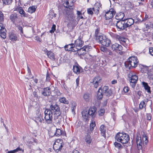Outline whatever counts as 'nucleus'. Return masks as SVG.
I'll use <instances>...</instances> for the list:
<instances>
[{
  "label": "nucleus",
  "instance_id": "f257e3e1",
  "mask_svg": "<svg viewBox=\"0 0 153 153\" xmlns=\"http://www.w3.org/2000/svg\"><path fill=\"white\" fill-rule=\"evenodd\" d=\"M51 109H46L45 111V122L48 124H51L52 123V112H60V108L57 104H53L51 105Z\"/></svg>",
  "mask_w": 153,
  "mask_h": 153
},
{
  "label": "nucleus",
  "instance_id": "f03ea898",
  "mask_svg": "<svg viewBox=\"0 0 153 153\" xmlns=\"http://www.w3.org/2000/svg\"><path fill=\"white\" fill-rule=\"evenodd\" d=\"M65 1V4L66 5V7L68 8L66 10L65 17L66 19L67 20L69 23L72 24L75 21V18L74 12L73 11L72 8H70L69 7H72L73 5L72 0H66Z\"/></svg>",
  "mask_w": 153,
  "mask_h": 153
},
{
  "label": "nucleus",
  "instance_id": "7ed1b4c3",
  "mask_svg": "<svg viewBox=\"0 0 153 153\" xmlns=\"http://www.w3.org/2000/svg\"><path fill=\"white\" fill-rule=\"evenodd\" d=\"M115 138L117 141L123 144L127 143L129 140V135L126 133H117L115 137Z\"/></svg>",
  "mask_w": 153,
  "mask_h": 153
},
{
  "label": "nucleus",
  "instance_id": "20e7f679",
  "mask_svg": "<svg viewBox=\"0 0 153 153\" xmlns=\"http://www.w3.org/2000/svg\"><path fill=\"white\" fill-rule=\"evenodd\" d=\"M138 62L137 57L133 56L128 58L127 62L125 63V65L129 68L131 67L135 68L137 66Z\"/></svg>",
  "mask_w": 153,
  "mask_h": 153
},
{
  "label": "nucleus",
  "instance_id": "39448f33",
  "mask_svg": "<svg viewBox=\"0 0 153 153\" xmlns=\"http://www.w3.org/2000/svg\"><path fill=\"white\" fill-rule=\"evenodd\" d=\"M129 81L132 88H134L138 79V77L133 72H130L128 74Z\"/></svg>",
  "mask_w": 153,
  "mask_h": 153
},
{
  "label": "nucleus",
  "instance_id": "423d86ee",
  "mask_svg": "<svg viewBox=\"0 0 153 153\" xmlns=\"http://www.w3.org/2000/svg\"><path fill=\"white\" fill-rule=\"evenodd\" d=\"M63 141L62 139H57L53 145V149L56 152L60 151L62 147Z\"/></svg>",
  "mask_w": 153,
  "mask_h": 153
},
{
  "label": "nucleus",
  "instance_id": "0eeeda50",
  "mask_svg": "<svg viewBox=\"0 0 153 153\" xmlns=\"http://www.w3.org/2000/svg\"><path fill=\"white\" fill-rule=\"evenodd\" d=\"M19 18V16L15 13L11 14L9 16L10 19L15 25H16L18 23L20 22L21 20Z\"/></svg>",
  "mask_w": 153,
  "mask_h": 153
},
{
  "label": "nucleus",
  "instance_id": "6e6552de",
  "mask_svg": "<svg viewBox=\"0 0 153 153\" xmlns=\"http://www.w3.org/2000/svg\"><path fill=\"white\" fill-rule=\"evenodd\" d=\"M116 12L114 9L111 8L106 12L105 17L106 19L108 20L112 18L115 14Z\"/></svg>",
  "mask_w": 153,
  "mask_h": 153
},
{
  "label": "nucleus",
  "instance_id": "1a4fd4ad",
  "mask_svg": "<svg viewBox=\"0 0 153 153\" xmlns=\"http://www.w3.org/2000/svg\"><path fill=\"white\" fill-rule=\"evenodd\" d=\"M102 80L101 78L99 76H95L93 79V81L91 82L93 86L95 88H97L99 84H100Z\"/></svg>",
  "mask_w": 153,
  "mask_h": 153
},
{
  "label": "nucleus",
  "instance_id": "9d476101",
  "mask_svg": "<svg viewBox=\"0 0 153 153\" xmlns=\"http://www.w3.org/2000/svg\"><path fill=\"white\" fill-rule=\"evenodd\" d=\"M99 89H101L100 91L103 93L104 95L109 97L112 94L111 91L108 89L107 86H104L102 88L101 87Z\"/></svg>",
  "mask_w": 153,
  "mask_h": 153
},
{
  "label": "nucleus",
  "instance_id": "9b49d317",
  "mask_svg": "<svg viewBox=\"0 0 153 153\" xmlns=\"http://www.w3.org/2000/svg\"><path fill=\"white\" fill-rule=\"evenodd\" d=\"M116 27L118 30H124L126 28L125 22L124 20L120 21L117 22L116 24Z\"/></svg>",
  "mask_w": 153,
  "mask_h": 153
},
{
  "label": "nucleus",
  "instance_id": "f8f14e48",
  "mask_svg": "<svg viewBox=\"0 0 153 153\" xmlns=\"http://www.w3.org/2000/svg\"><path fill=\"white\" fill-rule=\"evenodd\" d=\"M65 48L66 51H68L76 52L78 49L75 47L74 44L73 43L65 45Z\"/></svg>",
  "mask_w": 153,
  "mask_h": 153
},
{
  "label": "nucleus",
  "instance_id": "ddd939ff",
  "mask_svg": "<svg viewBox=\"0 0 153 153\" xmlns=\"http://www.w3.org/2000/svg\"><path fill=\"white\" fill-rule=\"evenodd\" d=\"M84 42L80 38H78L76 39L74 42V45L75 47L79 50V48L82 47L83 45Z\"/></svg>",
  "mask_w": 153,
  "mask_h": 153
},
{
  "label": "nucleus",
  "instance_id": "4468645a",
  "mask_svg": "<svg viewBox=\"0 0 153 153\" xmlns=\"http://www.w3.org/2000/svg\"><path fill=\"white\" fill-rule=\"evenodd\" d=\"M82 119L84 121H87L88 120L90 115L87 109H84L82 112Z\"/></svg>",
  "mask_w": 153,
  "mask_h": 153
},
{
  "label": "nucleus",
  "instance_id": "2eb2a0df",
  "mask_svg": "<svg viewBox=\"0 0 153 153\" xmlns=\"http://www.w3.org/2000/svg\"><path fill=\"white\" fill-rule=\"evenodd\" d=\"M111 48L113 51H121L123 49L122 46L117 43H115L112 44Z\"/></svg>",
  "mask_w": 153,
  "mask_h": 153
},
{
  "label": "nucleus",
  "instance_id": "dca6fc26",
  "mask_svg": "<svg viewBox=\"0 0 153 153\" xmlns=\"http://www.w3.org/2000/svg\"><path fill=\"white\" fill-rule=\"evenodd\" d=\"M35 121L37 123H42L43 122L44 120L40 113L37 114L35 117Z\"/></svg>",
  "mask_w": 153,
  "mask_h": 153
},
{
  "label": "nucleus",
  "instance_id": "f3484780",
  "mask_svg": "<svg viewBox=\"0 0 153 153\" xmlns=\"http://www.w3.org/2000/svg\"><path fill=\"white\" fill-rule=\"evenodd\" d=\"M125 22V24L126 27L130 26L134 23V20L132 18H129L124 20Z\"/></svg>",
  "mask_w": 153,
  "mask_h": 153
},
{
  "label": "nucleus",
  "instance_id": "a211bd4d",
  "mask_svg": "<svg viewBox=\"0 0 153 153\" xmlns=\"http://www.w3.org/2000/svg\"><path fill=\"white\" fill-rule=\"evenodd\" d=\"M81 69V67L77 64L73 66V70L74 72L76 74H79Z\"/></svg>",
  "mask_w": 153,
  "mask_h": 153
},
{
  "label": "nucleus",
  "instance_id": "6ab92c4d",
  "mask_svg": "<svg viewBox=\"0 0 153 153\" xmlns=\"http://www.w3.org/2000/svg\"><path fill=\"white\" fill-rule=\"evenodd\" d=\"M100 7V4L98 3H96L94 5L92 8L93 9L94 12L95 14H97L99 13V10Z\"/></svg>",
  "mask_w": 153,
  "mask_h": 153
},
{
  "label": "nucleus",
  "instance_id": "aec40b11",
  "mask_svg": "<svg viewBox=\"0 0 153 153\" xmlns=\"http://www.w3.org/2000/svg\"><path fill=\"white\" fill-rule=\"evenodd\" d=\"M136 143L138 149H141L142 147V143L141 137L137 136L136 137Z\"/></svg>",
  "mask_w": 153,
  "mask_h": 153
},
{
  "label": "nucleus",
  "instance_id": "412c9836",
  "mask_svg": "<svg viewBox=\"0 0 153 153\" xmlns=\"http://www.w3.org/2000/svg\"><path fill=\"white\" fill-rule=\"evenodd\" d=\"M50 90L51 88L50 87L45 88L42 93V94L45 96H49L51 94Z\"/></svg>",
  "mask_w": 153,
  "mask_h": 153
},
{
  "label": "nucleus",
  "instance_id": "4be33fe9",
  "mask_svg": "<svg viewBox=\"0 0 153 153\" xmlns=\"http://www.w3.org/2000/svg\"><path fill=\"white\" fill-rule=\"evenodd\" d=\"M105 36L102 34H100L97 35L96 39L97 40L99 41L100 43L102 44V42L103 41L104 39H105Z\"/></svg>",
  "mask_w": 153,
  "mask_h": 153
},
{
  "label": "nucleus",
  "instance_id": "5701e85b",
  "mask_svg": "<svg viewBox=\"0 0 153 153\" xmlns=\"http://www.w3.org/2000/svg\"><path fill=\"white\" fill-rule=\"evenodd\" d=\"M96 108L95 107H91L88 110L90 116H91L92 117H93L94 115L96 113Z\"/></svg>",
  "mask_w": 153,
  "mask_h": 153
},
{
  "label": "nucleus",
  "instance_id": "b1692460",
  "mask_svg": "<svg viewBox=\"0 0 153 153\" xmlns=\"http://www.w3.org/2000/svg\"><path fill=\"white\" fill-rule=\"evenodd\" d=\"M112 36L114 38L118 39L120 41H121L124 42H126L127 40L126 39L116 34L112 33Z\"/></svg>",
  "mask_w": 153,
  "mask_h": 153
},
{
  "label": "nucleus",
  "instance_id": "393cba45",
  "mask_svg": "<svg viewBox=\"0 0 153 153\" xmlns=\"http://www.w3.org/2000/svg\"><path fill=\"white\" fill-rule=\"evenodd\" d=\"M9 38L10 40L13 42H14L17 40V36L16 34L14 33L11 32L9 34Z\"/></svg>",
  "mask_w": 153,
  "mask_h": 153
},
{
  "label": "nucleus",
  "instance_id": "a878e982",
  "mask_svg": "<svg viewBox=\"0 0 153 153\" xmlns=\"http://www.w3.org/2000/svg\"><path fill=\"white\" fill-rule=\"evenodd\" d=\"M17 11L21 15L22 17H27L28 15L26 14L22 7H20L18 8Z\"/></svg>",
  "mask_w": 153,
  "mask_h": 153
},
{
  "label": "nucleus",
  "instance_id": "bb28decb",
  "mask_svg": "<svg viewBox=\"0 0 153 153\" xmlns=\"http://www.w3.org/2000/svg\"><path fill=\"white\" fill-rule=\"evenodd\" d=\"M142 84L145 90L148 93H151L150 87L148 85V83L145 82H142Z\"/></svg>",
  "mask_w": 153,
  "mask_h": 153
},
{
  "label": "nucleus",
  "instance_id": "cd10ccee",
  "mask_svg": "<svg viewBox=\"0 0 153 153\" xmlns=\"http://www.w3.org/2000/svg\"><path fill=\"white\" fill-rule=\"evenodd\" d=\"M100 130L101 131V135L104 137H105V127L104 125H102L100 126Z\"/></svg>",
  "mask_w": 153,
  "mask_h": 153
},
{
  "label": "nucleus",
  "instance_id": "c85d7f7f",
  "mask_svg": "<svg viewBox=\"0 0 153 153\" xmlns=\"http://www.w3.org/2000/svg\"><path fill=\"white\" fill-rule=\"evenodd\" d=\"M111 41L105 37L103 41L102 42V45L105 46H109L110 44Z\"/></svg>",
  "mask_w": 153,
  "mask_h": 153
},
{
  "label": "nucleus",
  "instance_id": "c756f323",
  "mask_svg": "<svg viewBox=\"0 0 153 153\" xmlns=\"http://www.w3.org/2000/svg\"><path fill=\"white\" fill-rule=\"evenodd\" d=\"M79 48V50L76 51H77L78 54L80 55H83L86 53V52H85L84 47H83L82 48Z\"/></svg>",
  "mask_w": 153,
  "mask_h": 153
},
{
  "label": "nucleus",
  "instance_id": "7c9ffc66",
  "mask_svg": "<svg viewBox=\"0 0 153 153\" xmlns=\"http://www.w3.org/2000/svg\"><path fill=\"white\" fill-rule=\"evenodd\" d=\"M61 112H58L57 114L55 113L54 114V120L56 122L58 123L59 122V118L61 117L60 116Z\"/></svg>",
  "mask_w": 153,
  "mask_h": 153
},
{
  "label": "nucleus",
  "instance_id": "2f4dec72",
  "mask_svg": "<svg viewBox=\"0 0 153 153\" xmlns=\"http://www.w3.org/2000/svg\"><path fill=\"white\" fill-rule=\"evenodd\" d=\"M125 16L124 13L123 12H120L116 16L115 18L117 20H121L123 19Z\"/></svg>",
  "mask_w": 153,
  "mask_h": 153
},
{
  "label": "nucleus",
  "instance_id": "473e14b6",
  "mask_svg": "<svg viewBox=\"0 0 153 153\" xmlns=\"http://www.w3.org/2000/svg\"><path fill=\"white\" fill-rule=\"evenodd\" d=\"M47 55L51 59H55L54 54L53 52L51 51H47Z\"/></svg>",
  "mask_w": 153,
  "mask_h": 153
},
{
  "label": "nucleus",
  "instance_id": "72a5a7b5",
  "mask_svg": "<svg viewBox=\"0 0 153 153\" xmlns=\"http://www.w3.org/2000/svg\"><path fill=\"white\" fill-rule=\"evenodd\" d=\"M76 104L74 101L72 102H71V107L72 112L73 114H75V111L76 108Z\"/></svg>",
  "mask_w": 153,
  "mask_h": 153
},
{
  "label": "nucleus",
  "instance_id": "f704fd0d",
  "mask_svg": "<svg viewBox=\"0 0 153 153\" xmlns=\"http://www.w3.org/2000/svg\"><path fill=\"white\" fill-rule=\"evenodd\" d=\"M6 30L5 28H3L1 31L0 32V36L3 39L6 38Z\"/></svg>",
  "mask_w": 153,
  "mask_h": 153
},
{
  "label": "nucleus",
  "instance_id": "c9c22d12",
  "mask_svg": "<svg viewBox=\"0 0 153 153\" xmlns=\"http://www.w3.org/2000/svg\"><path fill=\"white\" fill-rule=\"evenodd\" d=\"M22 151V152H24V150H22V149H21L19 147H18L16 149L13 150L8 151L7 153H15L19 151Z\"/></svg>",
  "mask_w": 153,
  "mask_h": 153
},
{
  "label": "nucleus",
  "instance_id": "e433bc0d",
  "mask_svg": "<svg viewBox=\"0 0 153 153\" xmlns=\"http://www.w3.org/2000/svg\"><path fill=\"white\" fill-rule=\"evenodd\" d=\"M36 7L35 6H32L28 8L27 11L30 13H32L36 11Z\"/></svg>",
  "mask_w": 153,
  "mask_h": 153
},
{
  "label": "nucleus",
  "instance_id": "4c0bfd02",
  "mask_svg": "<svg viewBox=\"0 0 153 153\" xmlns=\"http://www.w3.org/2000/svg\"><path fill=\"white\" fill-rule=\"evenodd\" d=\"M91 137L89 135H87L85 139V141L87 144H90L91 142Z\"/></svg>",
  "mask_w": 153,
  "mask_h": 153
},
{
  "label": "nucleus",
  "instance_id": "58836bf2",
  "mask_svg": "<svg viewBox=\"0 0 153 153\" xmlns=\"http://www.w3.org/2000/svg\"><path fill=\"white\" fill-rule=\"evenodd\" d=\"M59 100L60 102L65 104H68L69 102L64 97L60 98Z\"/></svg>",
  "mask_w": 153,
  "mask_h": 153
},
{
  "label": "nucleus",
  "instance_id": "ea45409f",
  "mask_svg": "<svg viewBox=\"0 0 153 153\" xmlns=\"http://www.w3.org/2000/svg\"><path fill=\"white\" fill-rule=\"evenodd\" d=\"M100 90L101 89H99L97 92V98L99 99H102L103 97V95H104L103 93L100 91Z\"/></svg>",
  "mask_w": 153,
  "mask_h": 153
},
{
  "label": "nucleus",
  "instance_id": "a19ab883",
  "mask_svg": "<svg viewBox=\"0 0 153 153\" xmlns=\"http://www.w3.org/2000/svg\"><path fill=\"white\" fill-rule=\"evenodd\" d=\"M62 134V131L60 129H56V131L54 133L53 136H59Z\"/></svg>",
  "mask_w": 153,
  "mask_h": 153
},
{
  "label": "nucleus",
  "instance_id": "79ce46f5",
  "mask_svg": "<svg viewBox=\"0 0 153 153\" xmlns=\"http://www.w3.org/2000/svg\"><path fill=\"white\" fill-rule=\"evenodd\" d=\"M76 14L77 15V17L78 20H79L80 19H83V17L82 16V12L79 11H77Z\"/></svg>",
  "mask_w": 153,
  "mask_h": 153
},
{
  "label": "nucleus",
  "instance_id": "37998d69",
  "mask_svg": "<svg viewBox=\"0 0 153 153\" xmlns=\"http://www.w3.org/2000/svg\"><path fill=\"white\" fill-rule=\"evenodd\" d=\"M83 98L85 101L88 102L89 101L90 99V96L88 94H85L83 95Z\"/></svg>",
  "mask_w": 153,
  "mask_h": 153
},
{
  "label": "nucleus",
  "instance_id": "c03bdc74",
  "mask_svg": "<svg viewBox=\"0 0 153 153\" xmlns=\"http://www.w3.org/2000/svg\"><path fill=\"white\" fill-rule=\"evenodd\" d=\"M13 0H2L3 4L5 5H9L12 2Z\"/></svg>",
  "mask_w": 153,
  "mask_h": 153
},
{
  "label": "nucleus",
  "instance_id": "a18cd8bd",
  "mask_svg": "<svg viewBox=\"0 0 153 153\" xmlns=\"http://www.w3.org/2000/svg\"><path fill=\"white\" fill-rule=\"evenodd\" d=\"M142 139L143 144L146 145L147 143H148V140L147 136L146 134L143 135Z\"/></svg>",
  "mask_w": 153,
  "mask_h": 153
},
{
  "label": "nucleus",
  "instance_id": "49530a36",
  "mask_svg": "<svg viewBox=\"0 0 153 153\" xmlns=\"http://www.w3.org/2000/svg\"><path fill=\"white\" fill-rule=\"evenodd\" d=\"M146 104L145 102L144 101H142L139 104V108H140L142 109L143 108H145L146 107Z\"/></svg>",
  "mask_w": 153,
  "mask_h": 153
},
{
  "label": "nucleus",
  "instance_id": "de8ad7c7",
  "mask_svg": "<svg viewBox=\"0 0 153 153\" xmlns=\"http://www.w3.org/2000/svg\"><path fill=\"white\" fill-rule=\"evenodd\" d=\"M95 122L94 121H92L90 124V130L91 131H93L94 129V128L95 126Z\"/></svg>",
  "mask_w": 153,
  "mask_h": 153
},
{
  "label": "nucleus",
  "instance_id": "09e8293b",
  "mask_svg": "<svg viewBox=\"0 0 153 153\" xmlns=\"http://www.w3.org/2000/svg\"><path fill=\"white\" fill-rule=\"evenodd\" d=\"M93 11L92 8H89L87 9V13L89 14L92 15L94 13Z\"/></svg>",
  "mask_w": 153,
  "mask_h": 153
},
{
  "label": "nucleus",
  "instance_id": "8fccbe9b",
  "mask_svg": "<svg viewBox=\"0 0 153 153\" xmlns=\"http://www.w3.org/2000/svg\"><path fill=\"white\" fill-rule=\"evenodd\" d=\"M105 112V110L104 109L101 108L98 111L99 115L100 116H102L104 115Z\"/></svg>",
  "mask_w": 153,
  "mask_h": 153
},
{
  "label": "nucleus",
  "instance_id": "3c124183",
  "mask_svg": "<svg viewBox=\"0 0 153 153\" xmlns=\"http://www.w3.org/2000/svg\"><path fill=\"white\" fill-rule=\"evenodd\" d=\"M4 16L2 12L0 10V22H2L4 21Z\"/></svg>",
  "mask_w": 153,
  "mask_h": 153
},
{
  "label": "nucleus",
  "instance_id": "603ef678",
  "mask_svg": "<svg viewBox=\"0 0 153 153\" xmlns=\"http://www.w3.org/2000/svg\"><path fill=\"white\" fill-rule=\"evenodd\" d=\"M114 145L118 149H120L121 147H122L120 143L116 142H115L114 143Z\"/></svg>",
  "mask_w": 153,
  "mask_h": 153
},
{
  "label": "nucleus",
  "instance_id": "864d4df0",
  "mask_svg": "<svg viewBox=\"0 0 153 153\" xmlns=\"http://www.w3.org/2000/svg\"><path fill=\"white\" fill-rule=\"evenodd\" d=\"M83 47L84 48V49L86 53V52H88V51L90 50V49H91V47L88 45L85 46Z\"/></svg>",
  "mask_w": 153,
  "mask_h": 153
},
{
  "label": "nucleus",
  "instance_id": "5fc2aeb1",
  "mask_svg": "<svg viewBox=\"0 0 153 153\" xmlns=\"http://www.w3.org/2000/svg\"><path fill=\"white\" fill-rule=\"evenodd\" d=\"M16 26L18 28V29L20 31V33L21 35L22 34H23V28L21 26H20L19 25H17Z\"/></svg>",
  "mask_w": 153,
  "mask_h": 153
},
{
  "label": "nucleus",
  "instance_id": "6e6d98bb",
  "mask_svg": "<svg viewBox=\"0 0 153 153\" xmlns=\"http://www.w3.org/2000/svg\"><path fill=\"white\" fill-rule=\"evenodd\" d=\"M106 53L107 55H109L111 56L112 57L113 56V53L110 50H107V51H106Z\"/></svg>",
  "mask_w": 153,
  "mask_h": 153
},
{
  "label": "nucleus",
  "instance_id": "4d7b16f0",
  "mask_svg": "<svg viewBox=\"0 0 153 153\" xmlns=\"http://www.w3.org/2000/svg\"><path fill=\"white\" fill-rule=\"evenodd\" d=\"M55 28L56 25H53L52 27V30L50 31V32L51 33H53L55 30Z\"/></svg>",
  "mask_w": 153,
  "mask_h": 153
},
{
  "label": "nucleus",
  "instance_id": "13d9d810",
  "mask_svg": "<svg viewBox=\"0 0 153 153\" xmlns=\"http://www.w3.org/2000/svg\"><path fill=\"white\" fill-rule=\"evenodd\" d=\"M149 52L150 54L153 56V48L151 47L149 48Z\"/></svg>",
  "mask_w": 153,
  "mask_h": 153
},
{
  "label": "nucleus",
  "instance_id": "bf43d9fd",
  "mask_svg": "<svg viewBox=\"0 0 153 153\" xmlns=\"http://www.w3.org/2000/svg\"><path fill=\"white\" fill-rule=\"evenodd\" d=\"M148 77L150 79H153V74H150L148 73Z\"/></svg>",
  "mask_w": 153,
  "mask_h": 153
},
{
  "label": "nucleus",
  "instance_id": "052dcab7",
  "mask_svg": "<svg viewBox=\"0 0 153 153\" xmlns=\"http://www.w3.org/2000/svg\"><path fill=\"white\" fill-rule=\"evenodd\" d=\"M100 50L102 51L106 52V51L107 50V48H106L104 47H101V48Z\"/></svg>",
  "mask_w": 153,
  "mask_h": 153
},
{
  "label": "nucleus",
  "instance_id": "680f3d73",
  "mask_svg": "<svg viewBox=\"0 0 153 153\" xmlns=\"http://www.w3.org/2000/svg\"><path fill=\"white\" fill-rule=\"evenodd\" d=\"M123 91H124L126 93L128 91L129 89L128 87H125L123 88Z\"/></svg>",
  "mask_w": 153,
  "mask_h": 153
},
{
  "label": "nucleus",
  "instance_id": "e2e57ef3",
  "mask_svg": "<svg viewBox=\"0 0 153 153\" xmlns=\"http://www.w3.org/2000/svg\"><path fill=\"white\" fill-rule=\"evenodd\" d=\"M151 119V116L150 114H147V119L148 120H150Z\"/></svg>",
  "mask_w": 153,
  "mask_h": 153
},
{
  "label": "nucleus",
  "instance_id": "0e129e2a",
  "mask_svg": "<svg viewBox=\"0 0 153 153\" xmlns=\"http://www.w3.org/2000/svg\"><path fill=\"white\" fill-rule=\"evenodd\" d=\"M99 29H97L95 31V35L96 37H97V35L100 34V33H98L99 31Z\"/></svg>",
  "mask_w": 153,
  "mask_h": 153
},
{
  "label": "nucleus",
  "instance_id": "69168bd1",
  "mask_svg": "<svg viewBox=\"0 0 153 153\" xmlns=\"http://www.w3.org/2000/svg\"><path fill=\"white\" fill-rule=\"evenodd\" d=\"M33 95L35 97H38V95L37 94V92L36 91H34L33 92Z\"/></svg>",
  "mask_w": 153,
  "mask_h": 153
},
{
  "label": "nucleus",
  "instance_id": "338daca9",
  "mask_svg": "<svg viewBox=\"0 0 153 153\" xmlns=\"http://www.w3.org/2000/svg\"><path fill=\"white\" fill-rule=\"evenodd\" d=\"M3 28H5L3 27L2 23H0V32L2 31Z\"/></svg>",
  "mask_w": 153,
  "mask_h": 153
},
{
  "label": "nucleus",
  "instance_id": "774afa93",
  "mask_svg": "<svg viewBox=\"0 0 153 153\" xmlns=\"http://www.w3.org/2000/svg\"><path fill=\"white\" fill-rule=\"evenodd\" d=\"M50 78L49 76V75L47 74L46 76V79L47 81H48L50 79Z\"/></svg>",
  "mask_w": 153,
  "mask_h": 153
}]
</instances>
